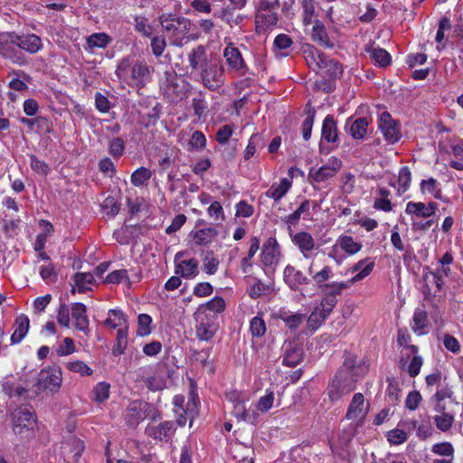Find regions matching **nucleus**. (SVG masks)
<instances>
[{"label": "nucleus", "instance_id": "nucleus-1", "mask_svg": "<svg viewBox=\"0 0 463 463\" xmlns=\"http://www.w3.org/2000/svg\"><path fill=\"white\" fill-rule=\"evenodd\" d=\"M158 20L164 31L173 38V43L182 45V40L191 29V21L173 13H164L159 15Z\"/></svg>", "mask_w": 463, "mask_h": 463}, {"label": "nucleus", "instance_id": "nucleus-2", "mask_svg": "<svg viewBox=\"0 0 463 463\" xmlns=\"http://www.w3.org/2000/svg\"><path fill=\"white\" fill-rule=\"evenodd\" d=\"M344 366L345 369L335 374L329 385L328 396L333 402L340 400L354 389L353 383L355 380L353 379V375H356L357 373L352 363L345 362Z\"/></svg>", "mask_w": 463, "mask_h": 463}, {"label": "nucleus", "instance_id": "nucleus-3", "mask_svg": "<svg viewBox=\"0 0 463 463\" xmlns=\"http://www.w3.org/2000/svg\"><path fill=\"white\" fill-rule=\"evenodd\" d=\"M36 424L33 411L26 407H19L12 412L13 431L22 439L29 438Z\"/></svg>", "mask_w": 463, "mask_h": 463}, {"label": "nucleus", "instance_id": "nucleus-4", "mask_svg": "<svg viewBox=\"0 0 463 463\" xmlns=\"http://www.w3.org/2000/svg\"><path fill=\"white\" fill-rule=\"evenodd\" d=\"M166 80L163 88L164 96L173 103H177L187 97L190 83L175 72H166Z\"/></svg>", "mask_w": 463, "mask_h": 463}, {"label": "nucleus", "instance_id": "nucleus-5", "mask_svg": "<svg viewBox=\"0 0 463 463\" xmlns=\"http://www.w3.org/2000/svg\"><path fill=\"white\" fill-rule=\"evenodd\" d=\"M203 86L211 90H216L224 84V70L215 62H210L199 74Z\"/></svg>", "mask_w": 463, "mask_h": 463}, {"label": "nucleus", "instance_id": "nucleus-6", "mask_svg": "<svg viewBox=\"0 0 463 463\" xmlns=\"http://www.w3.org/2000/svg\"><path fill=\"white\" fill-rule=\"evenodd\" d=\"M194 318L197 323L195 326L196 336L202 341L211 340L217 331L216 317L214 315L199 314L195 311Z\"/></svg>", "mask_w": 463, "mask_h": 463}, {"label": "nucleus", "instance_id": "nucleus-7", "mask_svg": "<svg viewBox=\"0 0 463 463\" xmlns=\"http://www.w3.org/2000/svg\"><path fill=\"white\" fill-rule=\"evenodd\" d=\"M61 383V371L57 367L43 369L37 377L36 385L40 389H49L57 392Z\"/></svg>", "mask_w": 463, "mask_h": 463}, {"label": "nucleus", "instance_id": "nucleus-8", "mask_svg": "<svg viewBox=\"0 0 463 463\" xmlns=\"http://www.w3.org/2000/svg\"><path fill=\"white\" fill-rule=\"evenodd\" d=\"M11 43L16 45L17 48L22 49L30 54L37 53L43 49L42 39L36 34H24L19 35L15 33H9Z\"/></svg>", "mask_w": 463, "mask_h": 463}, {"label": "nucleus", "instance_id": "nucleus-9", "mask_svg": "<svg viewBox=\"0 0 463 463\" xmlns=\"http://www.w3.org/2000/svg\"><path fill=\"white\" fill-rule=\"evenodd\" d=\"M378 128L389 144H395L401 138V132L398 123L392 118L390 113H382Z\"/></svg>", "mask_w": 463, "mask_h": 463}, {"label": "nucleus", "instance_id": "nucleus-10", "mask_svg": "<svg viewBox=\"0 0 463 463\" xmlns=\"http://www.w3.org/2000/svg\"><path fill=\"white\" fill-rule=\"evenodd\" d=\"M11 43L9 33L0 37V55L13 63L23 66L27 63L25 56Z\"/></svg>", "mask_w": 463, "mask_h": 463}, {"label": "nucleus", "instance_id": "nucleus-11", "mask_svg": "<svg viewBox=\"0 0 463 463\" xmlns=\"http://www.w3.org/2000/svg\"><path fill=\"white\" fill-rule=\"evenodd\" d=\"M367 412L368 405H365L364 397L361 392H357L353 396L345 418L349 420L360 421L365 418Z\"/></svg>", "mask_w": 463, "mask_h": 463}, {"label": "nucleus", "instance_id": "nucleus-12", "mask_svg": "<svg viewBox=\"0 0 463 463\" xmlns=\"http://www.w3.org/2000/svg\"><path fill=\"white\" fill-rule=\"evenodd\" d=\"M187 60L192 72H201L211 62L203 45H197L193 48L187 54Z\"/></svg>", "mask_w": 463, "mask_h": 463}, {"label": "nucleus", "instance_id": "nucleus-13", "mask_svg": "<svg viewBox=\"0 0 463 463\" xmlns=\"http://www.w3.org/2000/svg\"><path fill=\"white\" fill-rule=\"evenodd\" d=\"M283 279L288 288L294 291L300 289L302 285H307L309 279L302 271L291 265H287L283 271Z\"/></svg>", "mask_w": 463, "mask_h": 463}, {"label": "nucleus", "instance_id": "nucleus-14", "mask_svg": "<svg viewBox=\"0 0 463 463\" xmlns=\"http://www.w3.org/2000/svg\"><path fill=\"white\" fill-rule=\"evenodd\" d=\"M71 317L74 320L76 329L88 334L89 333V317L87 316V307L84 304L77 302L71 305Z\"/></svg>", "mask_w": 463, "mask_h": 463}, {"label": "nucleus", "instance_id": "nucleus-15", "mask_svg": "<svg viewBox=\"0 0 463 463\" xmlns=\"http://www.w3.org/2000/svg\"><path fill=\"white\" fill-rule=\"evenodd\" d=\"M292 242L298 247L302 256L309 258L310 252L315 250V240L309 232H299L292 236Z\"/></svg>", "mask_w": 463, "mask_h": 463}, {"label": "nucleus", "instance_id": "nucleus-16", "mask_svg": "<svg viewBox=\"0 0 463 463\" xmlns=\"http://www.w3.org/2000/svg\"><path fill=\"white\" fill-rule=\"evenodd\" d=\"M146 431L148 436L156 439L167 441L175 432V427L173 421L166 420L157 426L147 427Z\"/></svg>", "mask_w": 463, "mask_h": 463}, {"label": "nucleus", "instance_id": "nucleus-17", "mask_svg": "<svg viewBox=\"0 0 463 463\" xmlns=\"http://www.w3.org/2000/svg\"><path fill=\"white\" fill-rule=\"evenodd\" d=\"M175 273L186 279H194L199 274V262L194 258L181 260L175 264Z\"/></svg>", "mask_w": 463, "mask_h": 463}, {"label": "nucleus", "instance_id": "nucleus-18", "mask_svg": "<svg viewBox=\"0 0 463 463\" xmlns=\"http://www.w3.org/2000/svg\"><path fill=\"white\" fill-rule=\"evenodd\" d=\"M340 166L341 162L335 158L332 165H325L318 169L312 168L309 172V175L315 182H324L335 176Z\"/></svg>", "mask_w": 463, "mask_h": 463}, {"label": "nucleus", "instance_id": "nucleus-19", "mask_svg": "<svg viewBox=\"0 0 463 463\" xmlns=\"http://www.w3.org/2000/svg\"><path fill=\"white\" fill-rule=\"evenodd\" d=\"M226 399L233 405L232 413L240 420L246 410L245 402L249 401V396L238 391H231L226 393Z\"/></svg>", "mask_w": 463, "mask_h": 463}, {"label": "nucleus", "instance_id": "nucleus-20", "mask_svg": "<svg viewBox=\"0 0 463 463\" xmlns=\"http://www.w3.org/2000/svg\"><path fill=\"white\" fill-rule=\"evenodd\" d=\"M223 57L228 66L232 70L239 71L245 66L241 52L231 42L223 51Z\"/></svg>", "mask_w": 463, "mask_h": 463}, {"label": "nucleus", "instance_id": "nucleus-21", "mask_svg": "<svg viewBox=\"0 0 463 463\" xmlns=\"http://www.w3.org/2000/svg\"><path fill=\"white\" fill-rule=\"evenodd\" d=\"M317 71L321 72L324 78L328 80L337 79L343 73V69L339 62L328 58L327 56H325V59H323Z\"/></svg>", "mask_w": 463, "mask_h": 463}, {"label": "nucleus", "instance_id": "nucleus-22", "mask_svg": "<svg viewBox=\"0 0 463 463\" xmlns=\"http://www.w3.org/2000/svg\"><path fill=\"white\" fill-rule=\"evenodd\" d=\"M321 140L334 144L338 142L336 121L332 115H327L323 121Z\"/></svg>", "mask_w": 463, "mask_h": 463}, {"label": "nucleus", "instance_id": "nucleus-23", "mask_svg": "<svg viewBox=\"0 0 463 463\" xmlns=\"http://www.w3.org/2000/svg\"><path fill=\"white\" fill-rule=\"evenodd\" d=\"M349 128V133L354 139H363L368 128V119L366 118H358L353 121L349 118L345 123V128Z\"/></svg>", "mask_w": 463, "mask_h": 463}, {"label": "nucleus", "instance_id": "nucleus-24", "mask_svg": "<svg viewBox=\"0 0 463 463\" xmlns=\"http://www.w3.org/2000/svg\"><path fill=\"white\" fill-rule=\"evenodd\" d=\"M148 76L149 67L146 62L137 61L132 65L130 69V77L137 86H144Z\"/></svg>", "mask_w": 463, "mask_h": 463}, {"label": "nucleus", "instance_id": "nucleus-25", "mask_svg": "<svg viewBox=\"0 0 463 463\" xmlns=\"http://www.w3.org/2000/svg\"><path fill=\"white\" fill-rule=\"evenodd\" d=\"M310 205L311 202L309 200H305L294 213L284 218V222L288 225V227H290L298 224L301 215H303V219L310 220Z\"/></svg>", "mask_w": 463, "mask_h": 463}, {"label": "nucleus", "instance_id": "nucleus-26", "mask_svg": "<svg viewBox=\"0 0 463 463\" xmlns=\"http://www.w3.org/2000/svg\"><path fill=\"white\" fill-rule=\"evenodd\" d=\"M303 54L309 68L316 71H317V70L319 69L320 63L322 62L323 59H325L326 56L323 52L317 50L312 45H307L306 47H304Z\"/></svg>", "mask_w": 463, "mask_h": 463}, {"label": "nucleus", "instance_id": "nucleus-27", "mask_svg": "<svg viewBox=\"0 0 463 463\" xmlns=\"http://www.w3.org/2000/svg\"><path fill=\"white\" fill-rule=\"evenodd\" d=\"M189 235L193 238L196 245L201 246L211 243L218 235V232L214 228L209 227L193 231Z\"/></svg>", "mask_w": 463, "mask_h": 463}, {"label": "nucleus", "instance_id": "nucleus-28", "mask_svg": "<svg viewBox=\"0 0 463 463\" xmlns=\"http://www.w3.org/2000/svg\"><path fill=\"white\" fill-rule=\"evenodd\" d=\"M311 38L323 47H334V43L330 41L326 27L319 21H317L313 25Z\"/></svg>", "mask_w": 463, "mask_h": 463}, {"label": "nucleus", "instance_id": "nucleus-29", "mask_svg": "<svg viewBox=\"0 0 463 463\" xmlns=\"http://www.w3.org/2000/svg\"><path fill=\"white\" fill-rule=\"evenodd\" d=\"M291 187V182L288 178H282L279 184L274 183L265 193V195L279 202Z\"/></svg>", "mask_w": 463, "mask_h": 463}, {"label": "nucleus", "instance_id": "nucleus-30", "mask_svg": "<svg viewBox=\"0 0 463 463\" xmlns=\"http://www.w3.org/2000/svg\"><path fill=\"white\" fill-rule=\"evenodd\" d=\"M225 308V301L221 297H215L207 303L201 305L196 312L203 315H216L222 313Z\"/></svg>", "mask_w": 463, "mask_h": 463}, {"label": "nucleus", "instance_id": "nucleus-31", "mask_svg": "<svg viewBox=\"0 0 463 463\" xmlns=\"http://www.w3.org/2000/svg\"><path fill=\"white\" fill-rule=\"evenodd\" d=\"M279 255V246L275 239H269L264 243L261 250L262 262L265 266L273 264L277 256Z\"/></svg>", "mask_w": 463, "mask_h": 463}, {"label": "nucleus", "instance_id": "nucleus-32", "mask_svg": "<svg viewBox=\"0 0 463 463\" xmlns=\"http://www.w3.org/2000/svg\"><path fill=\"white\" fill-rule=\"evenodd\" d=\"M29 318L25 315H20L15 319L16 328L11 336L13 345L20 343L27 335L29 329Z\"/></svg>", "mask_w": 463, "mask_h": 463}, {"label": "nucleus", "instance_id": "nucleus-33", "mask_svg": "<svg viewBox=\"0 0 463 463\" xmlns=\"http://www.w3.org/2000/svg\"><path fill=\"white\" fill-rule=\"evenodd\" d=\"M279 318L281 319L288 329H297L306 319V315L301 313H290L285 310H280L279 313Z\"/></svg>", "mask_w": 463, "mask_h": 463}, {"label": "nucleus", "instance_id": "nucleus-34", "mask_svg": "<svg viewBox=\"0 0 463 463\" xmlns=\"http://www.w3.org/2000/svg\"><path fill=\"white\" fill-rule=\"evenodd\" d=\"M373 267H374V262L373 260L369 261V259H364V260L358 261L354 266L353 270L354 271L359 270V272L349 280V283H355V282L364 279L372 272Z\"/></svg>", "mask_w": 463, "mask_h": 463}, {"label": "nucleus", "instance_id": "nucleus-35", "mask_svg": "<svg viewBox=\"0 0 463 463\" xmlns=\"http://www.w3.org/2000/svg\"><path fill=\"white\" fill-rule=\"evenodd\" d=\"M428 326V315L425 310L416 309L412 317V330L419 335L426 334L425 328Z\"/></svg>", "mask_w": 463, "mask_h": 463}, {"label": "nucleus", "instance_id": "nucleus-36", "mask_svg": "<svg viewBox=\"0 0 463 463\" xmlns=\"http://www.w3.org/2000/svg\"><path fill=\"white\" fill-rule=\"evenodd\" d=\"M307 271H308L309 275L312 276V279L316 283L318 289H321L322 288H324V286L327 284V283H326V281H327L333 276L332 269L329 266H325L321 270H319L316 273H313L312 264H311L308 267Z\"/></svg>", "mask_w": 463, "mask_h": 463}, {"label": "nucleus", "instance_id": "nucleus-37", "mask_svg": "<svg viewBox=\"0 0 463 463\" xmlns=\"http://www.w3.org/2000/svg\"><path fill=\"white\" fill-rule=\"evenodd\" d=\"M336 245L349 255L355 254L362 249V244L354 241L353 237L348 235L340 236L336 241Z\"/></svg>", "mask_w": 463, "mask_h": 463}, {"label": "nucleus", "instance_id": "nucleus-38", "mask_svg": "<svg viewBox=\"0 0 463 463\" xmlns=\"http://www.w3.org/2000/svg\"><path fill=\"white\" fill-rule=\"evenodd\" d=\"M73 281L78 288V291L85 293L90 290L89 285L94 283V274L90 272H78L73 276Z\"/></svg>", "mask_w": 463, "mask_h": 463}, {"label": "nucleus", "instance_id": "nucleus-39", "mask_svg": "<svg viewBox=\"0 0 463 463\" xmlns=\"http://www.w3.org/2000/svg\"><path fill=\"white\" fill-rule=\"evenodd\" d=\"M303 358V350L300 347L293 346L285 351L283 364L285 365L295 367Z\"/></svg>", "mask_w": 463, "mask_h": 463}, {"label": "nucleus", "instance_id": "nucleus-40", "mask_svg": "<svg viewBox=\"0 0 463 463\" xmlns=\"http://www.w3.org/2000/svg\"><path fill=\"white\" fill-rule=\"evenodd\" d=\"M371 59L381 67H386L391 63L390 53L383 48H371L367 50Z\"/></svg>", "mask_w": 463, "mask_h": 463}, {"label": "nucleus", "instance_id": "nucleus-41", "mask_svg": "<svg viewBox=\"0 0 463 463\" xmlns=\"http://www.w3.org/2000/svg\"><path fill=\"white\" fill-rule=\"evenodd\" d=\"M328 314L324 313L322 309L317 307L307 318V328L312 332L316 331L322 323L328 317Z\"/></svg>", "mask_w": 463, "mask_h": 463}, {"label": "nucleus", "instance_id": "nucleus-42", "mask_svg": "<svg viewBox=\"0 0 463 463\" xmlns=\"http://www.w3.org/2000/svg\"><path fill=\"white\" fill-rule=\"evenodd\" d=\"M110 384L106 382L97 383L92 390V399L96 402L102 403L109 397Z\"/></svg>", "mask_w": 463, "mask_h": 463}, {"label": "nucleus", "instance_id": "nucleus-43", "mask_svg": "<svg viewBox=\"0 0 463 463\" xmlns=\"http://www.w3.org/2000/svg\"><path fill=\"white\" fill-rule=\"evenodd\" d=\"M108 315L105 325L110 328L121 326L126 323V317L119 309H110Z\"/></svg>", "mask_w": 463, "mask_h": 463}, {"label": "nucleus", "instance_id": "nucleus-44", "mask_svg": "<svg viewBox=\"0 0 463 463\" xmlns=\"http://www.w3.org/2000/svg\"><path fill=\"white\" fill-rule=\"evenodd\" d=\"M348 282H332L324 286L321 289H319L322 295L332 296L338 298V296L341 295L342 291L348 288Z\"/></svg>", "mask_w": 463, "mask_h": 463}, {"label": "nucleus", "instance_id": "nucleus-45", "mask_svg": "<svg viewBox=\"0 0 463 463\" xmlns=\"http://www.w3.org/2000/svg\"><path fill=\"white\" fill-rule=\"evenodd\" d=\"M455 418L452 413L445 412L441 414H437L434 417V422L436 427L443 432H446L450 430L454 423Z\"/></svg>", "mask_w": 463, "mask_h": 463}, {"label": "nucleus", "instance_id": "nucleus-46", "mask_svg": "<svg viewBox=\"0 0 463 463\" xmlns=\"http://www.w3.org/2000/svg\"><path fill=\"white\" fill-rule=\"evenodd\" d=\"M151 175L152 173L148 168L141 166L131 175V183L137 187L142 186L151 178Z\"/></svg>", "mask_w": 463, "mask_h": 463}, {"label": "nucleus", "instance_id": "nucleus-47", "mask_svg": "<svg viewBox=\"0 0 463 463\" xmlns=\"http://www.w3.org/2000/svg\"><path fill=\"white\" fill-rule=\"evenodd\" d=\"M260 248V240L256 237L252 238L250 241V246L248 251L247 257H244L241 260V270L243 273H248L249 269L251 267L250 260L256 254Z\"/></svg>", "mask_w": 463, "mask_h": 463}, {"label": "nucleus", "instance_id": "nucleus-48", "mask_svg": "<svg viewBox=\"0 0 463 463\" xmlns=\"http://www.w3.org/2000/svg\"><path fill=\"white\" fill-rule=\"evenodd\" d=\"M110 42V38L105 33H92L87 38V44L90 49L105 48Z\"/></svg>", "mask_w": 463, "mask_h": 463}, {"label": "nucleus", "instance_id": "nucleus-49", "mask_svg": "<svg viewBox=\"0 0 463 463\" xmlns=\"http://www.w3.org/2000/svg\"><path fill=\"white\" fill-rule=\"evenodd\" d=\"M233 6L231 8L227 6L223 8L219 15V17L225 22L230 27H233L239 25L243 21V15L237 14L234 15L232 13Z\"/></svg>", "mask_w": 463, "mask_h": 463}, {"label": "nucleus", "instance_id": "nucleus-50", "mask_svg": "<svg viewBox=\"0 0 463 463\" xmlns=\"http://www.w3.org/2000/svg\"><path fill=\"white\" fill-rule=\"evenodd\" d=\"M274 401L275 394L273 391L267 390L266 394L261 396L256 403V410L259 412H267L272 408Z\"/></svg>", "mask_w": 463, "mask_h": 463}, {"label": "nucleus", "instance_id": "nucleus-51", "mask_svg": "<svg viewBox=\"0 0 463 463\" xmlns=\"http://www.w3.org/2000/svg\"><path fill=\"white\" fill-rule=\"evenodd\" d=\"M405 212L408 214H414L417 217L428 218L430 217L427 206L424 203L409 202L406 205Z\"/></svg>", "mask_w": 463, "mask_h": 463}, {"label": "nucleus", "instance_id": "nucleus-52", "mask_svg": "<svg viewBox=\"0 0 463 463\" xmlns=\"http://www.w3.org/2000/svg\"><path fill=\"white\" fill-rule=\"evenodd\" d=\"M207 213L217 224L225 221V214L222 204L218 201L211 203Z\"/></svg>", "mask_w": 463, "mask_h": 463}, {"label": "nucleus", "instance_id": "nucleus-53", "mask_svg": "<svg viewBox=\"0 0 463 463\" xmlns=\"http://www.w3.org/2000/svg\"><path fill=\"white\" fill-rule=\"evenodd\" d=\"M411 181V171L408 166H403L399 171L398 175V193H404L410 187Z\"/></svg>", "mask_w": 463, "mask_h": 463}, {"label": "nucleus", "instance_id": "nucleus-54", "mask_svg": "<svg viewBox=\"0 0 463 463\" xmlns=\"http://www.w3.org/2000/svg\"><path fill=\"white\" fill-rule=\"evenodd\" d=\"M135 29L146 37H150L153 33V27L148 24V20L145 16H137L135 18Z\"/></svg>", "mask_w": 463, "mask_h": 463}, {"label": "nucleus", "instance_id": "nucleus-55", "mask_svg": "<svg viewBox=\"0 0 463 463\" xmlns=\"http://www.w3.org/2000/svg\"><path fill=\"white\" fill-rule=\"evenodd\" d=\"M128 344V332L125 328H119L117 332V344L113 348V354L119 355L124 353Z\"/></svg>", "mask_w": 463, "mask_h": 463}, {"label": "nucleus", "instance_id": "nucleus-56", "mask_svg": "<svg viewBox=\"0 0 463 463\" xmlns=\"http://www.w3.org/2000/svg\"><path fill=\"white\" fill-rule=\"evenodd\" d=\"M66 366L70 371L78 373L81 376H89L93 373V370L82 361L69 362Z\"/></svg>", "mask_w": 463, "mask_h": 463}, {"label": "nucleus", "instance_id": "nucleus-57", "mask_svg": "<svg viewBox=\"0 0 463 463\" xmlns=\"http://www.w3.org/2000/svg\"><path fill=\"white\" fill-rule=\"evenodd\" d=\"M250 330L253 336L261 337L266 333V325L260 317H254L250 322Z\"/></svg>", "mask_w": 463, "mask_h": 463}, {"label": "nucleus", "instance_id": "nucleus-58", "mask_svg": "<svg viewBox=\"0 0 463 463\" xmlns=\"http://www.w3.org/2000/svg\"><path fill=\"white\" fill-rule=\"evenodd\" d=\"M101 208L107 215L115 216L119 212L120 203L113 196H108L102 203Z\"/></svg>", "mask_w": 463, "mask_h": 463}, {"label": "nucleus", "instance_id": "nucleus-59", "mask_svg": "<svg viewBox=\"0 0 463 463\" xmlns=\"http://www.w3.org/2000/svg\"><path fill=\"white\" fill-rule=\"evenodd\" d=\"M431 451L434 454L453 458L454 448L449 442H440L434 444L431 448Z\"/></svg>", "mask_w": 463, "mask_h": 463}, {"label": "nucleus", "instance_id": "nucleus-60", "mask_svg": "<svg viewBox=\"0 0 463 463\" xmlns=\"http://www.w3.org/2000/svg\"><path fill=\"white\" fill-rule=\"evenodd\" d=\"M315 115L316 111L314 109H308L307 116L302 123V136L305 140H308L311 137Z\"/></svg>", "mask_w": 463, "mask_h": 463}, {"label": "nucleus", "instance_id": "nucleus-61", "mask_svg": "<svg viewBox=\"0 0 463 463\" xmlns=\"http://www.w3.org/2000/svg\"><path fill=\"white\" fill-rule=\"evenodd\" d=\"M29 158L30 165L34 172L43 175H47L49 174L50 167L44 161L40 160L34 155H29Z\"/></svg>", "mask_w": 463, "mask_h": 463}, {"label": "nucleus", "instance_id": "nucleus-62", "mask_svg": "<svg viewBox=\"0 0 463 463\" xmlns=\"http://www.w3.org/2000/svg\"><path fill=\"white\" fill-rule=\"evenodd\" d=\"M138 330L137 335L140 336H145L150 334L151 328L150 324L152 323V318L150 316L146 314H140L138 316Z\"/></svg>", "mask_w": 463, "mask_h": 463}, {"label": "nucleus", "instance_id": "nucleus-63", "mask_svg": "<svg viewBox=\"0 0 463 463\" xmlns=\"http://www.w3.org/2000/svg\"><path fill=\"white\" fill-rule=\"evenodd\" d=\"M407 434L404 430L394 429L387 433V439L392 445H400L407 440Z\"/></svg>", "mask_w": 463, "mask_h": 463}, {"label": "nucleus", "instance_id": "nucleus-64", "mask_svg": "<svg viewBox=\"0 0 463 463\" xmlns=\"http://www.w3.org/2000/svg\"><path fill=\"white\" fill-rule=\"evenodd\" d=\"M125 150V142L121 137H115L109 142V154L114 157H119Z\"/></svg>", "mask_w": 463, "mask_h": 463}]
</instances>
